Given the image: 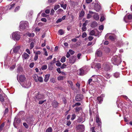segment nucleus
I'll use <instances>...</instances> for the list:
<instances>
[{
    "label": "nucleus",
    "mask_w": 132,
    "mask_h": 132,
    "mask_svg": "<svg viewBox=\"0 0 132 132\" xmlns=\"http://www.w3.org/2000/svg\"><path fill=\"white\" fill-rule=\"evenodd\" d=\"M111 61L113 64L117 65L120 64L121 62L120 57L117 56L114 57L112 59Z\"/></svg>",
    "instance_id": "f257e3e1"
},
{
    "label": "nucleus",
    "mask_w": 132,
    "mask_h": 132,
    "mask_svg": "<svg viewBox=\"0 0 132 132\" xmlns=\"http://www.w3.org/2000/svg\"><path fill=\"white\" fill-rule=\"evenodd\" d=\"M29 23L27 21H21L20 23L19 27L21 31L28 27Z\"/></svg>",
    "instance_id": "f03ea898"
},
{
    "label": "nucleus",
    "mask_w": 132,
    "mask_h": 132,
    "mask_svg": "<svg viewBox=\"0 0 132 132\" xmlns=\"http://www.w3.org/2000/svg\"><path fill=\"white\" fill-rule=\"evenodd\" d=\"M20 33L19 32H16L12 34V37L14 40H18L20 38Z\"/></svg>",
    "instance_id": "7ed1b4c3"
},
{
    "label": "nucleus",
    "mask_w": 132,
    "mask_h": 132,
    "mask_svg": "<svg viewBox=\"0 0 132 132\" xmlns=\"http://www.w3.org/2000/svg\"><path fill=\"white\" fill-rule=\"evenodd\" d=\"M20 84L22 87L26 88L29 87L31 85V83L29 80L24 81L23 82L20 83Z\"/></svg>",
    "instance_id": "20e7f679"
},
{
    "label": "nucleus",
    "mask_w": 132,
    "mask_h": 132,
    "mask_svg": "<svg viewBox=\"0 0 132 132\" xmlns=\"http://www.w3.org/2000/svg\"><path fill=\"white\" fill-rule=\"evenodd\" d=\"M103 68L105 71H107L110 70L112 68V67L110 64L108 63H105L103 65Z\"/></svg>",
    "instance_id": "39448f33"
},
{
    "label": "nucleus",
    "mask_w": 132,
    "mask_h": 132,
    "mask_svg": "<svg viewBox=\"0 0 132 132\" xmlns=\"http://www.w3.org/2000/svg\"><path fill=\"white\" fill-rule=\"evenodd\" d=\"M34 98L36 100H39L45 98L44 95L43 94H40L39 93L35 94Z\"/></svg>",
    "instance_id": "423d86ee"
},
{
    "label": "nucleus",
    "mask_w": 132,
    "mask_h": 132,
    "mask_svg": "<svg viewBox=\"0 0 132 132\" xmlns=\"http://www.w3.org/2000/svg\"><path fill=\"white\" fill-rule=\"evenodd\" d=\"M76 128L78 132H83L85 130V126L82 124L77 126Z\"/></svg>",
    "instance_id": "0eeeda50"
},
{
    "label": "nucleus",
    "mask_w": 132,
    "mask_h": 132,
    "mask_svg": "<svg viewBox=\"0 0 132 132\" xmlns=\"http://www.w3.org/2000/svg\"><path fill=\"white\" fill-rule=\"evenodd\" d=\"M94 2L92 3V6L93 9L97 12H99L101 9L100 6L97 3H93Z\"/></svg>",
    "instance_id": "6e6552de"
},
{
    "label": "nucleus",
    "mask_w": 132,
    "mask_h": 132,
    "mask_svg": "<svg viewBox=\"0 0 132 132\" xmlns=\"http://www.w3.org/2000/svg\"><path fill=\"white\" fill-rule=\"evenodd\" d=\"M21 120L20 119H16L15 118L13 125L15 128H18L19 127V124L21 122Z\"/></svg>",
    "instance_id": "1a4fd4ad"
},
{
    "label": "nucleus",
    "mask_w": 132,
    "mask_h": 132,
    "mask_svg": "<svg viewBox=\"0 0 132 132\" xmlns=\"http://www.w3.org/2000/svg\"><path fill=\"white\" fill-rule=\"evenodd\" d=\"M76 57L75 56H72L69 58V62L70 63L73 64L76 61Z\"/></svg>",
    "instance_id": "9d476101"
},
{
    "label": "nucleus",
    "mask_w": 132,
    "mask_h": 132,
    "mask_svg": "<svg viewBox=\"0 0 132 132\" xmlns=\"http://www.w3.org/2000/svg\"><path fill=\"white\" fill-rule=\"evenodd\" d=\"M132 19V15L129 14L128 15H126L124 18L123 20L126 22H128V20H131Z\"/></svg>",
    "instance_id": "9b49d317"
},
{
    "label": "nucleus",
    "mask_w": 132,
    "mask_h": 132,
    "mask_svg": "<svg viewBox=\"0 0 132 132\" xmlns=\"http://www.w3.org/2000/svg\"><path fill=\"white\" fill-rule=\"evenodd\" d=\"M83 98V95L82 94L77 95L76 97L75 100L77 101H80Z\"/></svg>",
    "instance_id": "f8f14e48"
},
{
    "label": "nucleus",
    "mask_w": 132,
    "mask_h": 132,
    "mask_svg": "<svg viewBox=\"0 0 132 132\" xmlns=\"http://www.w3.org/2000/svg\"><path fill=\"white\" fill-rule=\"evenodd\" d=\"M84 70L82 68L79 69L78 70L77 73L80 76H83L84 75Z\"/></svg>",
    "instance_id": "ddd939ff"
},
{
    "label": "nucleus",
    "mask_w": 132,
    "mask_h": 132,
    "mask_svg": "<svg viewBox=\"0 0 132 132\" xmlns=\"http://www.w3.org/2000/svg\"><path fill=\"white\" fill-rule=\"evenodd\" d=\"M26 78L24 76L21 75L19 77V80L18 81L20 83L22 82H23L25 81Z\"/></svg>",
    "instance_id": "4468645a"
},
{
    "label": "nucleus",
    "mask_w": 132,
    "mask_h": 132,
    "mask_svg": "<svg viewBox=\"0 0 132 132\" xmlns=\"http://www.w3.org/2000/svg\"><path fill=\"white\" fill-rule=\"evenodd\" d=\"M20 48V47L19 46H15L13 48V51L14 53H16L19 51Z\"/></svg>",
    "instance_id": "2eb2a0df"
},
{
    "label": "nucleus",
    "mask_w": 132,
    "mask_h": 132,
    "mask_svg": "<svg viewBox=\"0 0 132 132\" xmlns=\"http://www.w3.org/2000/svg\"><path fill=\"white\" fill-rule=\"evenodd\" d=\"M117 38V36L114 34L109 36V38L112 41L115 40Z\"/></svg>",
    "instance_id": "dca6fc26"
},
{
    "label": "nucleus",
    "mask_w": 132,
    "mask_h": 132,
    "mask_svg": "<svg viewBox=\"0 0 132 132\" xmlns=\"http://www.w3.org/2000/svg\"><path fill=\"white\" fill-rule=\"evenodd\" d=\"M106 72L107 71H103V75L107 78L108 79L110 78V76L109 74H108V73Z\"/></svg>",
    "instance_id": "f3484780"
},
{
    "label": "nucleus",
    "mask_w": 132,
    "mask_h": 132,
    "mask_svg": "<svg viewBox=\"0 0 132 132\" xmlns=\"http://www.w3.org/2000/svg\"><path fill=\"white\" fill-rule=\"evenodd\" d=\"M102 54V53L101 51L97 50L96 51L95 55L96 56L100 57Z\"/></svg>",
    "instance_id": "a211bd4d"
},
{
    "label": "nucleus",
    "mask_w": 132,
    "mask_h": 132,
    "mask_svg": "<svg viewBox=\"0 0 132 132\" xmlns=\"http://www.w3.org/2000/svg\"><path fill=\"white\" fill-rule=\"evenodd\" d=\"M22 57L24 59H28L29 56L26 53H24L22 55Z\"/></svg>",
    "instance_id": "6ab92c4d"
},
{
    "label": "nucleus",
    "mask_w": 132,
    "mask_h": 132,
    "mask_svg": "<svg viewBox=\"0 0 132 132\" xmlns=\"http://www.w3.org/2000/svg\"><path fill=\"white\" fill-rule=\"evenodd\" d=\"M50 75V74H47L45 76V78L44 79V81L45 82H47L48 80Z\"/></svg>",
    "instance_id": "aec40b11"
},
{
    "label": "nucleus",
    "mask_w": 132,
    "mask_h": 132,
    "mask_svg": "<svg viewBox=\"0 0 132 132\" xmlns=\"http://www.w3.org/2000/svg\"><path fill=\"white\" fill-rule=\"evenodd\" d=\"M33 77L35 81L36 82H37V79L38 77V75L36 74H34L33 75Z\"/></svg>",
    "instance_id": "412c9836"
},
{
    "label": "nucleus",
    "mask_w": 132,
    "mask_h": 132,
    "mask_svg": "<svg viewBox=\"0 0 132 132\" xmlns=\"http://www.w3.org/2000/svg\"><path fill=\"white\" fill-rule=\"evenodd\" d=\"M52 104L53 107L55 108H56L57 106L58 103L56 101H54L52 102Z\"/></svg>",
    "instance_id": "4be33fe9"
},
{
    "label": "nucleus",
    "mask_w": 132,
    "mask_h": 132,
    "mask_svg": "<svg viewBox=\"0 0 132 132\" xmlns=\"http://www.w3.org/2000/svg\"><path fill=\"white\" fill-rule=\"evenodd\" d=\"M68 82L71 86V88L73 89H74V88L73 86V84L72 81H71L69 80L68 81Z\"/></svg>",
    "instance_id": "5701e85b"
},
{
    "label": "nucleus",
    "mask_w": 132,
    "mask_h": 132,
    "mask_svg": "<svg viewBox=\"0 0 132 132\" xmlns=\"http://www.w3.org/2000/svg\"><path fill=\"white\" fill-rule=\"evenodd\" d=\"M97 99L99 101L100 104H101L103 100V98L101 97H97Z\"/></svg>",
    "instance_id": "b1692460"
},
{
    "label": "nucleus",
    "mask_w": 132,
    "mask_h": 132,
    "mask_svg": "<svg viewBox=\"0 0 132 132\" xmlns=\"http://www.w3.org/2000/svg\"><path fill=\"white\" fill-rule=\"evenodd\" d=\"M26 35L27 36L29 37H33L34 36V33H27Z\"/></svg>",
    "instance_id": "393cba45"
},
{
    "label": "nucleus",
    "mask_w": 132,
    "mask_h": 132,
    "mask_svg": "<svg viewBox=\"0 0 132 132\" xmlns=\"http://www.w3.org/2000/svg\"><path fill=\"white\" fill-rule=\"evenodd\" d=\"M84 12L83 10H82L80 13V14L79 15V16L80 17H82L84 16Z\"/></svg>",
    "instance_id": "a878e982"
},
{
    "label": "nucleus",
    "mask_w": 132,
    "mask_h": 132,
    "mask_svg": "<svg viewBox=\"0 0 132 132\" xmlns=\"http://www.w3.org/2000/svg\"><path fill=\"white\" fill-rule=\"evenodd\" d=\"M65 78L64 76H60L57 77V79L58 80H63Z\"/></svg>",
    "instance_id": "bb28decb"
},
{
    "label": "nucleus",
    "mask_w": 132,
    "mask_h": 132,
    "mask_svg": "<svg viewBox=\"0 0 132 132\" xmlns=\"http://www.w3.org/2000/svg\"><path fill=\"white\" fill-rule=\"evenodd\" d=\"M93 18L96 20H97L99 19V16L98 15L95 14L94 15Z\"/></svg>",
    "instance_id": "cd10ccee"
},
{
    "label": "nucleus",
    "mask_w": 132,
    "mask_h": 132,
    "mask_svg": "<svg viewBox=\"0 0 132 132\" xmlns=\"http://www.w3.org/2000/svg\"><path fill=\"white\" fill-rule=\"evenodd\" d=\"M0 101L1 102H4V100L2 95L0 94Z\"/></svg>",
    "instance_id": "c85d7f7f"
},
{
    "label": "nucleus",
    "mask_w": 132,
    "mask_h": 132,
    "mask_svg": "<svg viewBox=\"0 0 132 132\" xmlns=\"http://www.w3.org/2000/svg\"><path fill=\"white\" fill-rule=\"evenodd\" d=\"M65 59L66 58L65 57L63 56L61 59L60 61L62 62L63 63L65 61Z\"/></svg>",
    "instance_id": "c756f323"
},
{
    "label": "nucleus",
    "mask_w": 132,
    "mask_h": 132,
    "mask_svg": "<svg viewBox=\"0 0 132 132\" xmlns=\"http://www.w3.org/2000/svg\"><path fill=\"white\" fill-rule=\"evenodd\" d=\"M38 81L42 82L43 81V78L42 77H38L37 80V82Z\"/></svg>",
    "instance_id": "7c9ffc66"
},
{
    "label": "nucleus",
    "mask_w": 132,
    "mask_h": 132,
    "mask_svg": "<svg viewBox=\"0 0 132 132\" xmlns=\"http://www.w3.org/2000/svg\"><path fill=\"white\" fill-rule=\"evenodd\" d=\"M52 128L51 127H49L46 129V132H52Z\"/></svg>",
    "instance_id": "2f4dec72"
},
{
    "label": "nucleus",
    "mask_w": 132,
    "mask_h": 132,
    "mask_svg": "<svg viewBox=\"0 0 132 132\" xmlns=\"http://www.w3.org/2000/svg\"><path fill=\"white\" fill-rule=\"evenodd\" d=\"M95 32L94 30H92L89 33V35H94L95 34Z\"/></svg>",
    "instance_id": "473e14b6"
},
{
    "label": "nucleus",
    "mask_w": 132,
    "mask_h": 132,
    "mask_svg": "<svg viewBox=\"0 0 132 132\" xmlns=\"http://www.w3.org/2000/svg\"><path fill=\"white\" fill-rule=\"evenodd\" d=\"M34 43L33 42L31 43L30 44V49H32L34 46Z\"/></svg>",
    "instance_id": "72a5a7b5"
},
{
    "label": "nucleus",
    "mask_w": 132,
    "mask_h": 132,
    "mask_svg": "<svg viewBox=\"0 0 132 132\" xmlns=\"http://www.w3.org/2000/svg\"><path fill=\"white\" fill-rule=\"evenodd\" d=\"M61 7H63L64 9H66L67 6L66 4H61Z\"/></svg>",
    "instance_id": "f704fd0d"
},
{
    "label": "nucleus",
    "mask_w": 132,
    "mask_h": 132,
    "mask_svg": "<svg viewBox=\"0 0 132 132\" xmlns=\"http://www.w3.org/2000/svg\"><path fill=\"white\" fill-rule=\"evenodd\" d=\"M58 32L59 34L61 35H62L64 34V32L63 30L61 29L59 30Z\"/></svg>",
    "instance_id": "c9c22d12"
},
{
    "label": "nucleus",
    "mask_w": 132,
    "mask_h": 132,
    "mask_svg": "<svg viewBox=\"0 0 132 132\" xmlns=\"http://www.w3.org/2000/svg\"><path fill=\"white\" fill-rule=\"evenodd\" d=\"M81 109V108L80 107H76L75 108L76 111V112H78L80 111Z\"/></svg>",
    "instance_id": "e433bc0d"
},
{
    "label": "nucleus",
    "mask_w": 132,
    "mask_h": 132,
    "mask_svg": "<svg viewBox=\"0 0 132 132\" xmlns=\"http://www.w3.org/2000/svg\"><path fill=\"white\" fill-rule=\"evenodd\" d=\"M119 74L118 72H116L114 73V76L116 78H118L119 76Z\"/></svg>",
    "instance_id": "4c0bfd02"
},
{
    "label": "nucleus",
    "mask_w": 132,
    "mask_h": 132,
    "mask_svg": "<svg viewBox=\"0 0 132 132\" xmlns=\"http://www.w3.org/2000/svg\"><path fill=\"white\" fill-rule=\"evenodd\" d=\"M20 8V6H19L16 7L14 10V12H16L18 11L19 10Z\"/></svg>",
    "instance_id": "58836bf2"
},
{
    "label": "nucleus",
    "mask_w": 132,
    "mask_h": 132,
    "mask_svg": "<svg viewBox=\"0 0 132 132\" xmlns=\"http://www.w3.org/2000/svg\"><path fill=\"white\" fill-rule=\"evenodd\" d=\"M47 68V65H44L42 67L41 69L42 70H44L46 69Z\"/></svg>",
    "instance_id": "ea45409f"
},
{
    "label": "nucleus",
    "mask_w": 132,
    "mask_h": 132,
    "mask_svg": "<svg viewBox=\"0 0 132 132\" xmlns=\"http://www.w3.org/2000/svg\"><path fill=\"white\" fill-rule=\"evenodd\" d=\"M4 123H2L0 126V131H1L3 128L4 127Z\"/></svg>",
    "instance_id": "a19ab883"
},
{
    "label": "nucleus",
    "mask_w": 132,
    "mask_h": 132,
    "mask_svg": "<svg viewBox=\"0 0 132 132\" xmlns=\"http://www.w3.org/2000/svg\"><path fill=\"white\" fill-rule=\"evenodd\" d=\"M46 101V100H45L43 101H40L38 102V104H43L44 102H45Z\"/></svg>",
    "instance_id": "79ce46f5"
},
{
    "label": "nucleus",
    "mask_w": 132,
    "mask_h": 132,
    "mask_svg": "<svg viewBox=\"0 0 132 132\" xmlns=\"http://www.w3.org/2000/svg\"><path fill=\"white\" fill-rule=\"evenodd\" d=\"M96 121L97 123H99L100 122V119L99 118V117L98 116L96 117Z\"/></svg>",
    "instance_id": "37998d69"
},
{
    "label": "nucleus",
    "mask_w": 132,
    "mask_h": 132,
    "mask_svg": "<svg viewBox=\"0 0 132 132\" xmlns=\"http://www.w3.org/2000/svg\"><path fill=\"white\" fill-rule=\"evenodd\" d=\"M56 62H57L56 64V65L57 66H60L61 65V63L60 62H59V61H56Z\"/></svg>",
    "instance_id": "c03bdc74"
},
{
    "label": "nucleus",
    "mask_w": 132,
    "mask_h": 132,
    "mask_svg": "<svg viewBox=\"0 0 132 132\" xmlns=\"http://www.w3.org/2000/svg\"><path fill=\"white\" fill-rule=\"evenodd\" d=\"M34 53L36 55H40L41 53V52L40 51H38L37 52H34Z\"/></svg>",
    "instance_id": "a18cd8bd"
},
{
    "label": "nucleus",
    "mask_w": 132,
    "mask_h": 132,
    "mask_svg": "<svg viewBox=\"0 0 132 132\" xmlns=\"http://www.w3.org/2000/svg\"><path fill=\"white\" fill-rule=\"evenodd\" d=\"M69 52L71 55H73L74 53L75 52L71 50H69Z\"/></svg>",
    "instance_id": "49530a36"
},
{
    "label": "nucleus",
    "mask_w": 132,
    "mask_h": 132,
    "mask_svg": "<svg viewBox=\"0 0 132 132\" xmlns=\"http://www.w3.org/2000/svg\"><path fill=\"white\" fill-rule=\"evenodd\" d=\"M60 7V6L59 5H57L54 6V9L55 10H56L59 9Z\"/></svg>",
    "instance_id": "de8ad7c7"
},
{
    "label": "nucleus",
    "mask_w": 132,
    "mask_h": 132,
    "mask_svg": "<svg viewBox=\"0 0 132 132\" xmlns=\"http://www.w3.org/2000/svg\"><path fill=\"white\" fill-rule=\"evenodd\" d=\"M23 125L24 126V127L26 128H28L29 126L25 122H24L23 123Z\"/></svg>",
    "instance_id": "09e8293b"
},
{
    "label": "nucleus",
    "mask_w": 132,
    "mask_h": 132,
    "mask_svg": "<svg viewBox=\"0 0 132 132\" xmlns=\"http://www.w3.org/2000/svg\"><path fill=\"white\" fill-rule=\"evenodd\" d=\"M67 66L64 63L61 66V68L62 69H63L66 67Z\"/></svg>",
    "instance_id": "8fccbe9b"
},
{
    "label": "nucleus",
    "mask_w": 132,
    "mask_h": 132,
    "mask_svg": "<svg viewBox=\"0 0 132 132\" xmlns=\"http://www.w3.org/2000/svg\"><path fill=\"white\" fill-rule=\"evenodd\" d=\"M38 58V55H37L35 54V55L34 56V60L35 61H36Z\"/></svg>",
    "instance_id": "3c124183"
},
{
    "label": "nucleus",
    "mask_w": 132,
    "mask_h": 132,
    "mask_svg": "<svg viewBox=\"0 0 132 132\" xmlns=\"http://www.w3.org/2000/svg\"><path fill=\"white\" fill-rule=\"evenodd\" d=\"M50 81L51 82L54 83L56 82V81L54 78H52L50 80Z\"/></svg>",
    "instance_id": "603ef678"
},
{
    "label": "nucleus",
    "mask_w": 132,
    "mask_h": 132,
    "mask_svg": "<svg viewBox=\"0 0 132 132\" xmlns=\"http://www.w3.org/2000/svg\"><path fill=\"white\" fill-rule=\"evenodd\" d=\"M87 34L86 32H84L83 33L82 37L83 38H84L85 37L87 36Z\"/></svg>",
    "instance_id": "864d4df0"
},
{
    "label": "nucleus",
    "mask_w": 132,
    "mask_h": 132,
    "mask_svg": "<svg viewBox=\"0 0 132 132\" xmlns=\"http://www.w3.org/2000/svg\"><path fill=\"white\" fill-rule=\"evenodd\" d=\"M105 19V18L104 16H102L101 17L100 21L101 22L103 21Z\"/></svg>",
    "instance_id": "5fc2aeb1"
},
{
    "label": "nucleus",
    "mask_w": 132,
    "mask_h": 132,
    "mask_svg": "<svg viewBox=\"0 0 132 132\" xmlns=\"http://www.w3.org/2000/svg\"><path fill=\"white\" fill-rule=\"evenodd\" d=\"M34 65V62H32L30 64L29 66L30 68H32L33 67Z\"/></svg>",
    "instance_id": "6e6d98bb"
},
{
    "label": "nucleus",
    "mask_w": 132,
    "mask_h": 132,
    "mask_svg": "<svg viewBox=\"0 0 132 132\" xmlns=\"http://www.w3.org/2000/svg\"><path fill=\"white\" fill-rule=\"evenodd\" d=\"M72 117L71 118V119L72 120H73L76 117V115L74 114H73L72 115Z\"/></svg>",
    "instance_id": "4d7b16f0"
},
{
    "label": "nucleus",
    "mask_w": 132,
    "mask_h": 132,
    "mask_svg": "<svg viewBox=\"0 0 132 132\" xmlns=\"http://www.w3.org/2000/svg\"><path fill=\"white\" fill-rule=\"evenodd\" d=\"M62 21V19L61 18H60L58 19L56 21V23H58L59 22H61Z\"/></svg>",
    "instance_id": "13d9d810"
},
{
    "label": "nucleus",
    "mask_w": 132,
    "mask_h": 132,
    "mask_svg": "<svg viewBox=\"0 0 132 132\" xmlns=\"http://www.w3.org/2000/svg\"><path fill=\"white\" fill-rule=\"evenodd\" d=\"M99 29L100 30H102L103 29V25H101L99 27Z\"/></svg>",
    "instance_id": "bf43d9fd"
},
{
    "label": "nucleus",
    "mask_w": 132,
    "mask_h": 132,
    "mask_svg": "<svg viewBox=\"0 0 132 132\" xmlns=\"http://www.w3.org/2000/svg\"><path fill=\"white\" fill-rule=\"evenodd\" d=\"M15 65H13L10 67V69L11 70H12L14 69L15 68Z\"/></svg>",
    "instance_id": "052dcab7"
},
{
    "label": "nucleus",
    "mask_w": 132,
    "mask_h": 132,
    "mask_svg": "<svg viewBox=\"0 0 132 132\" xmlns=\"http://www.w3.org/2000/svg\"><path fill=\"white\" fill-rule=\"evenodd\" d=\"M82 30L84 31H85L87 30V28L86 27L82 26Z\"/></svg>",
    "instance_id": "680f3d73"
},
{
    "label": "nucleus",
    "mask_w": 132,
    "mask_h": 132,
    "mask_svg": "<svg viewBox=\"0 0 132 132\" xmlns=\"http://www.w3.org/2000/svg\"><path fill=\"white\" fill-rule=\"evenodd\" d=\"M78 122H81L82 121H83L82 120V118H80L78 119Z\"/></svg>",
    "instance_id": "e2e57ef3"
},
{
    "label": "nucleus",
    "mask_w": 132,
    "mask_h": 132,
    "mask_svg": "<svg viewBox=\"0 0 132 132\" xmlns=\"http://www.w3.org/2000/svg\"><path fill=\"white\" fill-rule=\"evenodd\" d=\"M96 65L98 66V67H97V68L98 69H99L101 68L100 65L99 63H96Z\"/></svg>",
    "instance_id": "0e129e2a"
},
{
    "label": "nucleus",
    "mask_w": 132,
    "mask_h": 132,
    "mask_svg": "<svg viewBox=\"0 0 132 132\" xmlns=\"http://www.w3.org/2000/svg\"><path fill=\"white\" fill-rule=\"evenodd\" d=\"M81 53L78 54L77 55V57L78 59H80V56H81Z\"/></svg>",
    "instance_id": "69168bd1"
},
{
    "label": "nucleus",
    "mask_w": 132,
    "mask_h": 132,
    "mask_svg": "<svg viewBox=\"0 0 132 132\" xmlns=\"http://www.w3.org/2000/svg\"><path fill=\"white\" fill-rule=\"evenodd\" d=\"M93 38H94L92 36H89L88 37V39L89 41L92 40Z\"/></svg>",
    "instance_id": "338daca9"
},
{
    "label": "nucleus",
    "mask_w": 132,
    "mask_h": 132,
    "mask_svg": "<svg viewBox=\"0 0 132 132\" xmlns=\"http://www.w3.org/2000/svg\"><path fill=\"white\" fill-rule=\"evenodd\" d=\"M54 12L55 11L53 9H52L51 11L50 14L51 15H53Z\"/></svg>",
    "instance_id": "774afa93"
}]
</instances>
